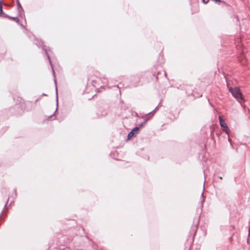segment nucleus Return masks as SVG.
Returning <instances> with one entry per match:
<instances>
[{
    "instance_id": "1",
    "label": "nucleus",
    "mask_w": 250,
    "mask_h": 250,
    "mask_svg": "<svg viewBox=\"0 0 250 250\" xmlns=\"http://www.w3.org/2000/svg\"><path fill=\"white\" fill-rule=\"evenodd\" d=\"M35 44L39 47H42V50L44 51L45 54H46L47 59L48 60L49 62L51 65V69L52 71L53 75L54 77V82L56 86V105L57 107L55 110V112L54 113V114L51 116H52L57 111V108H58V90H57V82L55 79V72L54 70L53 67L52 63L51 61L50 56L49 54V51H51V50L49 49V47L46 46V45L43 44V42L42 41H39L38 40H36Z\"/></svg>"
},
{
    "instance_id": "2",
    "label": "nucleus",
    "mask_w": 250,
    "mask_h": 250,
    "mask_svg": "<svg viewBox=\"0 0 250 250\" xmlns=\"http://www.w3.org/2000/svg\"><path fill=\"white\" fill-rule=\"evenodd\" d=\"M164 74L167 77L166 72L163 69L162 66L158 65L155 66L152 70L151 79L153 81H157Z\"/></svg>"
},
{
    "instance_id": "3",
    "label": "nucleus",
    "mask_w": 250,
    "mask_h": 250,
    "mask_svg": "<svg viewBox=\"0 0 250 250\" xmlns=\"http://www.w3.org/2000/svg\"><path fill=\"white\" fill-rule=\"evenodd\" d=\"M102 81V78L95 77H91L88 79V81H90L92 85L97 89V90L98 92H100L102 91V89H104V86L101 84V81Z\"/></svg>"
},
{
    "instance_id": "4",
    "label": "nucleus",
    "mask_w": 250,
    "mask_h": 250,
    "mask_svg": "<svg viewBox=\"0 0 250 250\" xmlns=\"http://www.w3.org/2000/svg\"><path fill=\"white\" fill-rule=\"evenodd\" d=\"M108 111V106L107 104H99L97 110V115L98 117L104 116L107 115Z\"/></svg>"
},
{
    "instance_id": "5",
    "label": "nucleus",
    "mask_w": 250,
    "mask_h": 250,
    "mask_svg": "<svg viewBox=\"0 0 250 250\" xmlns=\"http://www.w3.org/2000/svg\"><path fill=\"white\" fill-rule=\"evenodd\" d=\"M229 88V91L231 93L232 95L237 99V101L244 100L243 95L241 90L238 87H235L233 88L230 87Z\"/></svg>"
},
{
    "instance_id": "6",
    "label": "nucleus",
    "mask_w": 250,
    "mask_h": 250,
    "mask_svg": "<svg viewBox=\"0 0 250 250\" xmlns=\"http://www.w3.org/2000/svg\"><path fill=\"white\" fill-rule=\"evenodd\" d=\"M200 216H197L193 220V224L192 225L189 233L191 235H193V237L195 235L200 222Z\"/></svg>"
},
{
    "instance_id": "7",
    "label": "nucleus",
    "mask_w": 250,
    "mask_h": 250,
    "mask_svg": "<svg viewBox=\"0 0 250 250\" xmlns=\"http://www.w3.org/2000/svg\"><path fill=\"white\" fill-rule=\"evenodd\" d=\"M219 123L222 130L226 133V134L228 136V140L230 142V144L231 145L230 139L229 138V127L227 125V124L225 122V120L220 116H219Z\"/></svg>"
},
{
    "instance_id": "8",
    "label": "nucleus",
    "mask_w": 250,
    "mask_h": 250,
    "mask_svg": "<svg viewBox=\"0 0 250 250\" xmlns=\"http://www.w3.org/2000/svg\"><path fill=\"white\" fill-rule=\"evenodd\" d=\"M139 130V126H135L134 127L128 134L127 139H130L131 138L134 136L135 134H138Z\"/></svg>"
},
{
    "instance_id": "9",
    "label": "nucleus",
    "mask_w": 250,
    "mask_h": 250,
    "mask_svg": "<svg viewBox=\"0 0 250 250\" xmlns=\"http://www.w3.org/2000/svg\"><path fill=\"white\" fill-rule=\"evenodd\" d=\"M73 238L72 236L69 237H67L66 236H62L61 238H60V243H70L71 241H72Z\"/></svg>"
},
{
    "instance_id": "10",
    "label": "nucleus",
    "mask_w": 250,
    "mask_h": 250,
    "mask_svg": "<svg viewBox=\"0 0 250 250\" xmlns=\"http://www.w3.org/2000/svg\"><path fill=\"white\" fill-rule=\"evenodd\" d=\"M17 3L18 15L19 17H21L24 13V10L19 0H17Z\"/></svg>"
},
{
    "instance_id": "11",
    "label": "nucleus",
    "mask_w": 250,
    "mask_h": 250,
    "mask_svg": "<svg viewBox=\"0 0 250 250\" xmlns=\"http://www.w3.org/2000/svg\"><path fill=\"white\" fill-rule=\"evenodd\" d=\"M0 15H2L4 17L7 18L8 19L10 17V16L2 12V1L1 0H0Z\"/></svg>"
},
{
    "instance_id": "12",
    "label": "nucleus",
    "mask_w": 250,
    "mask_h": 250,
    "mask_svg": "<svg viewBox=\"0 0 250 250\" xmlns=\"http://www.w3.org/2000/svg\"><path fill=\"white\" fill-rule=\"evenodd\" d=\"M102 78V81H101V84L104 85V88H105V86H107V85L108 84V80L106 78H105V77H103V78Z\"/></svg>"
},
{
    "instance_id": "13",
    "label": "nucleus",
    "mask_w": 250,
    "mask_h": 250,
    "mask_svg": "<svg viewBox=\"0 0 250 250\" xmlns=\"http://www.w3.org/2000/svg\"><path fill=\"white\" fill-rule=\"evenodd\" d=\"M202 200L201 201V208L202 209L204 205V202L205 201V197L204 196V192H203L201 194Z\"/></svg>"
},
{
    "instance_id": "14",
    "label": "nucleus",
    "mask_w": 250,
    "mask_h": 250,
    "mask_svg": "<svg viewBox=\"0 0 250 250\" xmlns=\"http://www.w3.org/2000/svg\"><path fill=\"white\" fill-rule=\"evenodd\" d=\"M9 19L20 24V20L17 17L10 16Z\"/></svg>"
},
{
    "instance_id": "15",
    "label": "nucleus",
    "mask_w": 250,
    "mask_h": 250,
    "mask_svg": "<svg viewBox=\"0 0 250 250\" xmlns=\"http://www.w3.org/2000/svg\"><path fill=\"white\" fill-rule=\"evenodd\" d=\"M160 105V104H159L152 111L148 113L146 115H149L150 114H153V113L158 110L159 106Z\"/></svg>"
},
{
    "instance_id": "16",
    "label": "nucleus",
    "mask_w": 250,
    "mask_h": 250,
    "mask_svg": "<svg viewBox=\"0 0 250 250\" xmlns=\"http://www.w3.org/2000/svg\"><path fill=\"white\" fill-rule=\"evenodd\" d=\"M148 120V119H145L143 122H142L141 123H140L139 125V128L143 126V125L145 124L146 122Z\"/></svg>"
},
{
    "instance_id": "17",
    "label": "nucleus",
    "mask_w": 250,
    "mask_h": 250,
    "mask_svg": "<svg viewBox=\"0 0 250 250\" xmlns=\"http://www.w3.org/2000/svg\"><path fill=\"white\" fill-rule=\"evenodd\" d=\"M208 0H202V2L204 3H205V4L207 3L208 2Z\"/></svg>"
},
{
    "instance_id": "18",
    "label": "nucleus",
    "mask_w": 250,
    "mask_h": 250,
    "mask_svg": "<svg viewBox=\"0 0 250 250\" xmlns=\"http://www.w3.org/2000/svg\"><path fill=\"white\" fill-rule=\"evenodd\" d=\"M8 200H9V199H7L5 204L4 205V208L6 206V205H7V204L8 203Z\"/></svg>"
},
{
    "instance_id": "19",
    "label": "nucleus",
    "mask_w": 250,
    "mask_h": 250,
    "mask_svg": "<svg viewBox=\"0 0 250 250\" xmlns=\"http://www.w3.org/2000/svg\"><path fill=\"white\" fill-rule=\"evenodd\" d=\"M42 96H46L47 95H46V94H44V93H42Z\"/></svg>"
},
{
    "instance_id": "20",
    "label": "nucleus",
    "mask_w": 250,
    "mask_h": 250,
    "mask_svg": "<svg viewBox=\"0 0 250 250\" xmlns=\"http://www.w3.org/2000/svg\"><path fill=\"white\" fill-rule=\"evenodd\" d=\"M116 86L118 87L119 88H120V87L118 85H117Z\"/></svg>"
},
{
    "instance_id": "21",
    "label": "nucleus",
    "mask_w": 250,
    "mask_h": 250,
    "mask_svg": "<svg viewBox=\"0 0 250 250\" xmlns=\"http://www.w3.org/2000/svg\"><path fill=\"white\" fill-rule=\"evenodd\" d=\"M208 102L209 104H210V103H209V99H208Z\"/></svg>"
}]
</instances>
